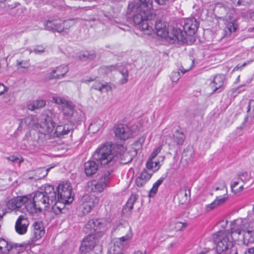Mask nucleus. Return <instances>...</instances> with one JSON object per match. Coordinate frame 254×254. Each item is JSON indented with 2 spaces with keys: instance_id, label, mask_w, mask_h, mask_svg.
I'll return each instance as SVG.
<instances>
[{
  "instance_id": "5fc2aeb1",
  "label": "nucleus",
  "mask_w": 254,
  "mask_h": 254,
  "mask_svg": "<svg viewBox=\"0 0 254 254\" xmlns=\"http://www.w3.org/2000/svg\"><path fill=\"white\" fill-rule=\"evenodd\" d=\"M162 149V146H158L150 155L149 159H154Z\"/></svg>"
},
{
  "instance_id": "3c124183",
  "label": "nucleus",
  "mask_w": 254,
  "mask_h": 254,
  "mask_svg": "<svg viewBox=\"0 0 254 254\" xmlns=\"http://www.w3.org/2000/svg\"><path fill=\"white\" fill-rule=\"evenodd\" d=\"M123 76V78L120 80V83L123 84L126 83L128 80V71L127 70H124L121 72Z\"/></svg>"
},
{
  "instance_id": "72a5a7b5",
  "label": "nucleus",
  "mask_w": 254,
  "mask_h": 254,
  "mask_svg": "<svg viewBox=\"0 0 254 254\" xmlns=\"http://www.w3.org/2000/svg\"><path fill=\"white\" fill-rule=\"evenodd\" d=\"M92 88L100 91H102L103 90H105L106 92L111 90V87L108 83L105 84L96 83L93 85Z\"/></svg>"
},
{
  "instance_id": "69168bd1",
  "label": "nucleus",
  "mask_w": 254,
  "mask_h": 254,
  "mask_svg": "<svg viewBox=\"0 0 254 254\" xmlns=\"http://www.w3.org/2000/svg\"><path fill=\"white\" fill-rule=\"evenodd\" d=\"M2 211V213L0 212V227H1V224L2 223V219L3 217V216L5 214V212L3 211V210Z\"/></svg>"
},
{
  "instance_id": "aec40b11",
  "label": "nucleus",
  "mask_w": 254,
  "mask_h": 254,
  "mask_svg": "<svg viewBox=\"0 0 254 254\" xmlns=\"http://www.w3.org/2000/svg\"><path fill=\"white\" fill-rule=\"evenodd\" d=\"M152 173L144 170L142 171L139 176L137 177L135 180V183L137 187H142L150 180Z\"/></svg>"
},
{
  "instance_id": "ea45409f",
  "label": "nucleus",
  "mask_w": 254,
  "mask_h": 254,
  "mask_svg": "<svg viewBox=\"0 0 254 254\" xmlns=\"http://www.w3.org/2000/svg\"><path fill=\"white\" fill-rule=\"evenodd\" d=\"M60 27L63 28L61 30V32H65L66 30H68L74 24V21L73 20H67L64 21L62 23H60Z\"/></svg>"
},
{
  "instance_id": "5701e85b",
  "label": "nucleus",
  "mask_w": 254,
  "mask_h": 254,
  "mask_svg": "<svg viewBox=\"0 0 254 254\" xmlns=\"http://www.w3.org/2000/svg\"><path fill=\"white\" fill-rule=\"evenodd\" d=\"M98 165L93 161H88L84 164V171L87 176L95 174L98 170Z\"/></svg>"
},
{
  "instance_id": "4468645a",
  "label": "nucleus",
  "mask_w": 254,
  "mask_h": 254,
  "mask_svg": "<svg viewBox=\"0 0 254 254\" xmlns=\"http://www.w3.org/2000/svg\"><path fill=\"white\" fill-rule=\"evenodd\" d=\"M115 136L121 140H126L131 135V131L125 125L119 124L116 126L114 130Z\"/></svg>"
},
{
  "instance_id": "f03ea898",
  "label": "nucleus",
  "mask_w": 254,
  "mask_h": 254,
  "mask_svg": "<svg viewBox=\"0 0 254 254\" xmlns=\"http://www.w3.org/2000/svg\"><path fill=\"white\" fill-rule=\"evenodd\" d=\"M110 226V223L104 219H91L83 227V231L89 233L93 230L95 234H89L82 242L80 250L87 253L92 250L97 245L101 237Z\"/></svg>"
},
{
  "instance_id": "bb28decb",
  "label": "nucleus",
  "mask_w": 254,
  "mask_h": 254,
  "mask_svg": "<svg viewBox=\"0 0 254 254\" xmlns=\"http://www.w3.org/2000/svg\"><path fill=\"white\" fill-rule=\"evenodd\" d=\"M104 125V121L100 119H95L89 127V130L92 133L98 131Z\"/></svg>"
},
{
  "instance_id": "a878e982",
  "label": "nucleus",
  "mask_w": 254,
  "mask_h": 254,
  "mask_svg": "<svg viewBox=\"0 0 254 254\" xmlns=\"http://www.w3.org/2000/svg\"><path fill=\"white\" fill-rule=\"evenodd\" d=\"M46 105V102L43 100L33 101L27 104V109L31 111H34L43 108Z\"/></svg>"
},
{
  "instance_id": "2eb2a0df",
  "label": "nucleus",
  "mask_w": 254,
  "mask_h": 254,
  "mask_svg": "<svg viewBox=\"0 0 254 254\" xmlns=\"http://www.w3.org/2000/svg\"><path fill=\"white\" fill-rule=\"evenodd\" d=\"M29 224V222L27 218L24 215H20L15 223V229L16 232L20 235L25 234L27 231Z\"/></svg>"
},
{
  "instance_id": "393cba45",
  "label": "nucleus",
  "mask_w": 254,
  "mask_h": 254,
  "mask_svg": "<svg viewBox=\"0 0 254 254\" xmlns=\"http://www.w3.org/2000/svg\"><path fill=\"white\" fill-rule=\"evenodd\" d=\"M22 197H25L27 199L25 202H23V205H24L26 211L31 214L37 212V211L38 210V208L33 199L32 200L26 196H22Z\"/></svg>"
},
{
  "instance_id": "1a4fd4ad",
  "label": "nucleus",
  "mask_w": 254,
  "mask_h": 254,
  "mask_svg": "<svg viewBox=\"0 0 254 254\" xmlns=\"http://www.w3.org/2000/svg\"><path fill=\"white\" fill-rule=\"evenodd\" d=\"M58 200L63 203H70L73 200L72 188L70 184L66 182L60 184L57 189Z\"/></svg>"
},
{
  "instance_id": "20e7f679",
  "label": "nucleus",
  "mask_w": 254,
  "mask_h": 254,
  "mask_svg": "<svg viewBox=\"0 0 254 254\" xmlns=\"http://www.w3.org/2000/svg\"><path fill=\"white\" fill-rule=\"evenodd\" d=\"M94 159L102 165L113 167L118 160V156L112 149V146L106 143L98 148L93 154Z\"/></svg>"
},
{
  "instance_id": "37998d69",
  "label": "nucleus",
  "mask_w": 254,
  "mask_h": 254,
  "mask_svg": "<svg viewBox=\"0 0 254 254\" xmlns=\"http://www.w3.org/2000/svg\"><path fill=\"white\" fill-rule=\"evenodd\" d=\"M240 184V181H234L231 185V188L232 191L235 193L241 192L244 189L243 185H241L240 187L237 188V186Z\"/></svg>"
},
{
  "instance_id": "7c9ffc66",
  "label": "nucleus",
  "mask_w": 254,
  "mask_h": 254,
  "mask_svg": "<svg viewBox=\"0 0 254 254\" xmlns=\"http://www.w3.org/2000/svg\"><path fill=\"white\" fill-rule=\"evenodd\" d=\"M66 204L67 203H63V202L58 201V198L56 197V199L53 202V205H50V207H52V210L55 212V213L58 214L59 213L62 212L63 208H64L65 204Z\"/></svg>"
},
{
  "instance_id": "c85d7f7f",
  "label": "nucleus",
  "mask_w": 254,
  "mask_h": 254,
  "mask_svg": "<svg viewBox=\"0 0 254 254\" xmlns=\"http://www.w3.org/2000/svg\"><path fill=\"white\" fill-rule=\"evenodd\" d=\"M253 232L251 230H247L243 232V244L248 245L249 243L254 242Z\"/></svg>"
},
{
  "instance_id": "39448f33",
  "label": "nucleus",
  "mask_w": 254,
  "mask_h": 254,
  "mask_svg": "<svg viewBox=\"0 0 254 254\" xmlns=\"http://www.w3.org/2000/svg\"><path fill=\"white\" fill-rule=\"evenodd\" d=\"M56 199V191L51 186H46L44 191H37L33 197V201L39 211L46 210L50 205H53Z\"/></svg>"
},
{
  "instance_id": "864d4df0",
  "label": "nucleus",
  "mask_w": 254,
  "mask_h": 254,
  "mask_svg": "<svg viewBox=\"0 0 254 254\" xmlns=\"http://www.w3.org/2000/svg\"><path fill=\"white\" fill-rule=\"evenodd\" d=\"M226 28L228 30L229 34H231V33L235 32L236 30L237 29V26L234 23H230L227 25Z\"/></svg>"
},
{
  "instance_id": "8fccbe9b",
  "label": "nucleus",
  "mask_w": 254,
  "mask_h": 254,
  "mask_svg": "<svg viewBox=\"0 0 254 254\" xmlns=\"http://www.w3.org/2000/svg\"><path fill=\"white\" fill-rule=\"evenodd\" d=\"M181 78V74L179 71H174L171 75V79L173 82H177Z\"/></svg>"
},
{
  "instance_id": "6ab92c4d",
  "label": "nucleus",
  "mask_w": 254,
  "mask_h": 254,
  "mask_svg": "<svg viewBox=\"0 0 254 254\" xmlns=\"http://www.w3.org/2000/svg\"><path fill=\"white\" fill-rule=\"evenodd\" d=\"M193 150L191 148H187L184 149L182 153L181 163L184 166H188L192 161Z\"/></svg>"
},
{
  "instance_id": "58836bf2",
  "label": "nucleus",
  "mask_w": 254,
  "mask_h": 254,
  "mask_svg": "<svg viewBox=\"0 0 254 254\" xmlns=\"http://www.w3.org/2000/svg\"><path fill=\"white\" fill-rule=\"evenodd\" d=\"M16 66L18 69L20 68L28 69L30 66V64L29 60H17Z\"/></svg>"
},
{
  "instance_id": "cd10ccee",
  "label": "nucleus",
  "mask_w": 254,
  "mask_h": 254,
  "mask_svg": "<svg viewBox=\"0 0 254 254\" xmlns=\"http://www.w3.org/2000/svg\"><path fill=\"white\" fill-rule=\"evenodd\" d=\"M62 108L64 115L70 117L73 115L74 106L71 102L67 101Z\"/></svg>"
},
{
  "instance_id": "052dcab7",
  "label": "nucleus",
  "mask_w": 254,
  "mask_h": 254,
  "mask_svg": "<svg viewBox=\"0 0 254 254\" xmlns=\"http://www.w3.org/2000/svg\"><path fill=\"white\" fill-rule=\"evenodd\" d=\"M34 52L36 54H40L44 52V48L42 46H38L34 49Z\"/></svg>"
},
{
  "instance_id": "338daca9",
  "label": "nucleus",
  "mask_w": 254,
  "mask_h": 254,
  "mask_svg": "<svg viewBox=\"0 0 254 254\" xmlns=\"http://www.w3.org/2000/svg\"><path fill=\"white\" fill-rule=\"evenodd\" d=\"M247 254H254V248L249 249Z\"/></svg>"
},
{
  "instance_id": "9b49d317",
  "label": "nucleus",
  "mask_w": 254,
  "mask_h": 254,
  "mask_svg": "<svg viewBox=\"0 0 254 254\" xmlns=\"http://www.w3.org/2000/svg\"><path fill=\"white\" fill-rule=\"evenodd\" d=\"M99 199L93 195L85 194L80 199V208L84 214L89 213L91 209L98 203Z\"/></svg>"
},
{
  "instance_id": "79ce46f5",
  "label": "nucleus",
  "mask_w": 254,
  "mask_h": 254,
  "mask_svg": "<svg viewBox=\"0 0 254 254\" xmlns=\"http://www.w3.org/2000/svg\"><path fill=\"white\" fill-rule=\"evenodd\" d=\"M96 57V53L94 51L86 52L80 55L79 58L81 60L84 59L93 60Z\"/></svg>"
},
{
  "instance_id": "2f4dec72",
  "label": "nucleus",
  "mask_w": 254,
  "mask_h": 254,
  "mask_svg": "<svg viewBox=\"0 0 254 254\" xmlns=\"http://www.w3.org/2000/svg\"><path fill=\"white\" fill-rule=\"evenodd\" d=\"M55 69L60 79L64 77L69 70L68 66L64 65L57 66L55 68Z\"/></svg>"
},
{
  "instance_id": "a211bd4d",
  "label": "nucleus",
  "mask_w": 254,
  "mask_h": 254,
  "mask_svg": "<svg viewBox=\"0 0 254 254\" xmlns=\"http://www.w3.org/2000/svg\"><path fill=\"white\" fill-rule=\"evenodd\" d=\"M190 191L187 187L182 188L178 192L176 197L180 204H187L190 199Z\"/></svg>"
},
{
  "instance_id": "f8f14e48",
  "label": "nucleus",
  "mask_w": 254,
  "mask_h": 254,
  "mask_svg": "<svg viewBox=\"0 0 254 254\" xmlns=\"http://www.w3.org/2000/svg\"><path fill=\"white\" fill-rule=\"evenodd\" d=\"M198 26V24L194 18L186 19L183 26L184 31L181 30V32L184 36V40L183 41H177V42L185 43L186 41L187 35L192 36L194 34L197 30Z\"/></svg>"
},
{
  "instance_id": "bf43d9fd",
  "label": "nucleus",
  "mask_w": 254,
  "mask_h": 254,
  "mask_svg": "<svg viewBox=\"0 0 254 254\" xmlns=\"http://www.w3.org/2000/svg\"><path fill=\"white\" fill-rule=\"evenodd\" d=\"M227 197H224L222 198H219L218 196H217L216 199L215 200L217 201V206L223 203L227 200Z\"/></svg>"
},
{
  "instance_id": "6e6d98bb",
  "label": "nucleus",
  "mask_w": 254,
  "mask_h": 254,
  "mask_svg": "<svg viewBox=\"0 0 254 254\" xmlns=\"http://www.w3.org/2000/svg\"><path fill=\"white\" fill-rule=\"evenodd\" d=\"M123 156L125 158V162H124L125 164L129 163L132 160V157L129 155L128 152H125Z\"/></svg>"
},
{
  "instance_id": "c03bdc74",
  "label": "nucleus",
  "mask_w": 254,
  "mask_h": 254,
  "mask_svg": "<svg viewBox=\"0 0 254 254\" xmlns=\"http://www.w3.org/2000/svg\"><path fill=\"white\" fill-rule=\"evenodd\" d=\"M145 139V136L142 135L133 143V147L135 150H139L142 147V144L144 143Z\"/></svg>"
},
{
  "instance_id": "f704fd0d",
  "label": "nucleus",
  "mask_w": 254,
  "mask_h": 254,
  "mask_svg": "<svg viewBox=\"0 0 254 254\" xmlns=\"http://www.w3.org/2000/svg\"><path fill=\"white\" fill-rule=\"evenodd\" d=\"M138 198V195L136 194H131L128 198L125 208H128L129 210H131L133 208V204Z\"/></svg>"
},
{
  "instance_id": "e433bc0d",
  "label": "nucleus",
  "mask_w": 254,
  "mask_h": 254,
  "mask_svg": "<svg viewBox=\"0 0 254 254\" xmlns=\"http://www.w3.org/2000/svg\"><path fill=\"white\" fill-rule=\"evenodd\" d=\"M163 180L164 178H161L153 184V187L149 193V197H153L156 194L159 186L162 184Z\"/></svg>"
},
{
  "instance_id": "4c0bfd02",
  "label": "nucleus",
  "mask_w": 254,
  "mask_h": 254,
  "mask_svg": "<svg viewBox=\"0 0 254 254\" xmlns=\"http://www.w3.org/2000/svg\"><path fill=\"white\" fill-rule=\"evenodd\" d=\"M238 176L239 179L244 184L251 182L252 179L251 175L247 172H240Z\"/></svg>"
},
{
  "instance_id": "0e129e2a",
  "label": "nucleus",
  "mask_w": 254,
  "mask_h": 254,
  "mask_svg": "<svg viewBox=\"0 0 254 254\" xmlns=\"http://www.w3.org/2000/svg\"><path fill=\"white\" fill-rule=\"evenodd\" d=\"M192 66V62H191V65L190 66V67H189L187 69H185L183 68L184 69V70H182V74H184L185 73H186V72L189 71L191 68V67Z\"/></svg>"
},
{
  "instance_id": "423d86ee",
  "label": "nucleus",
  "mask_w": 254,
  "mask_h": 254,
  "mask_svg": "<svg viewBox=\"0 0 254 254\" xmlns=\"http://www.w3.org/2000/svg\"><path fill=\"white\" fill-rule=\"evenodd\" d=\"M155 29L158 36L168 38L170 43H174L177 41L184 40V36L181 32V29L171 27H167L166 23L160 20L156 21Z\"/></svg>"
},
{
  "instance_id": "ddd939ff",
  "label": "nucleus",
  "mask_w": 254,
  "mask_h": 254,
  "mask_svg": "<svg viewBox=\"0 0 254 254\" xmlns=\"http://www.w3.org/2000/svg\"><path fill=\"white\" fill-rule=\"evenodd\" d=\"M22 247L21 245L11 243L0 237V254H7L10 252L13 254H18L20 252L17 250V248Z\"/></svg>"
},
{
  "instance_id": "dca6fc26",
  "label": "nucleus",
  "mask_w": 254,
  "mask_h": 254,
  "mask_svg": "<svg viewBox=\"0 0 254 254\" xmlns=\"http://www.w3.org/2000/svg\"><path fill=\"white\" fill-rule=\"evenodd\" d=\"M27 199L25 197L18 196L9 200L7 204V208L10 211H20V208L23 206V202Z\"/></svg>"
},
{
  "instance_id": "412c9836",
  "label": "nucleus",
  "mask_w": 254,
  "mask_h": 254,
  "mask_svg": "<svg viewBox=\"0 0 254 254\" xmlns=\"http://www.w3.org/2000/svg\"><path fill=\"white\" fill-rule=\"evenodd\" d=\"M73 125L71 123L64 125H59L57 127L55 133L58 137L67 134L73 128Z\"/></svg>"
},
{
  "instance_id": "6e6552de",
  "label": "nucleus",
  "mask_w": 254,
  "mask_h": 254,
  "mask_svg": "<svg viewBox=\"0 0 254 254\" xmlns=\"http://www.w3.org/2000/svg\"><path fill=\"white\" fill-rule=\"evenodd\" d=\"M113 169L109 170L102 176L98 181L93 180L88 183V191L94 192H101L107 187V184L109 183L111 178Z\"/></svg>"
},
{
  "instance_id": "473e14b6",
  "label": "nucleus",
  "mask_w": 254,
  "mask_h": 254,
  "mask_svg": "<svg viewBox=\"0 0 254 254\" xmlns=\"http://www.w3.org/2000/svg\"><path fill=\"white\" fill-rule=\"evenodd\" d=\"M174 140L178 145H182L185 139V135L182 132L176 130L174 134Z\"/></svg>"
},
{
  "instance_id": "680f3d73",
  "label": "nucleus",
  "mask_w": 254,
  "mask_h": 254,
  "mask_svg": "<svg viewBox=\"0 0 254 254\" xmlns=\"http://www.w3.org/2000/svg\"><path fill=\"white\" fill-rule=\"evenodd\" d=\"M7 88L2 83H0V96L7 91Z\"/></svg>"
},
{
  "instance_id": "c9c22d12",
  "label": "nucleus",
  "mask_w": 254,
  "mask_h": 254,
  "mask_svg": "<svg viewBox=\"0 0 254 254\" xmlns=\"http://www.w3.org/2000/svg\"><path fill=\"white\" fill-rule=\"evenodd\" d=\"M116 66L115 65H109V66H102L99 69L98 72L99 73L102 74H107L112 72L113 70H116Z\"/></svg>"
},
{
  "instance_id": "4d7b16f0",
  "label": "nucleus",
  "mask_w": 254,
  "mask_h": 254,
  "mask_svg": "<svg viewBox=\"0 0 254 254\" xmlns=\"http://www.w3.org/2000/svg\"><path fill=\"white\" fill-rule=\"evenodd\" d=\"M217 206V201L214 200L213 202L206 206V209L207 211H210L215 208Z\"/></svg>"
},
{
  "instance_id": "f257e3e1",
  "label": "nucleus",
  "mask_w": 254,
  "mask_h": 254,
  "mask_svg": "<svg viewBox=\"0 0 254 254\" xmlns=\"http://www.w3.org/2000/svg\"><path fill=\"white\" fill-rule=\"evenodd\" d=\"M174 0H155L159 5L166 4ZM153 0H134L128 3L127 13L132 14V21L135 26L146 35L154 31L151 21L155 19L153 9Z\"/></svg>"
},
{
  "instance_id": "13d9d810",
  "label": "nucleus",
  "mask_w": 254,
  "mask_h": 254,
  "mask_svg": "<svg viewBox=\"0 0 254 254\" xmlns=\"http://www.w3.org/2000/svg\"><path fill=\"white\" fill-rule=\"evenodd\" d=\"M233 4L236 6H240L241 5H245L246 2L243 0H232Z\"/></svg>"
},
{
  "instance_id": "c756f323",
  "label": "nucleus",
  "mask_w": 254,
  "mask_h": 254,
  "mask_svg": "<svg viewBox=\"0 0 254 254\" xmlns=\"http://www.w3.org/2000/svg\"><path fill=\"white\" fill-rule=\"evenodd\" d=\"M34 118L35 117L33 116H27L21 121V124L24 123L26 126H31L33 129L38 130L41 133V131H40V129H41V127H39L38 129L34 128L35 124H38L34 122Z\"/></svg>"
},
{
  "instance_id": "49530a36",
  "label": "nucleus",
  "mask_w": 254,
  "mask_h": 254,
  "mask_svg": "<svg viewBox=\"0 0 254 254\" xmlns=\"http://www.w3.org/2000/svg\"><path fill=\"white\" fill-rule=\"evenodd\" d=\"M247 112L250 116L254 117V100H251L249 101Z\"/></svg>"
},
{
  "instance_id": "774afa93",
  "label": "nucleus",
  "mask_w": 254,
  "mask_h": 254,
  "mask_svg": "<svg viewBox=\"0 0 254 254\" xmlns=\"http://www.w3.org/2000/svg\"><path fill=\"white\" fill-rule=\"evenodd\" d=\"M249 17L251 19L254 20V12L250 13L249 14Z\"/></svg>"
},
{
  "instance_id": "9d476101",
  "label": "nucleus",
  "mask_w": 254,
  "mask_h": 254,
  "mask_svg": "<svg viewBox=\"0 0 254 254\" xmlns=\"http://www.w3.org/2000/svg\"><path fill=\"white\" fill-rule=\"evenodd\" d=\"M251 222L247 218H238L233 221L231 224L232 238L237 240L242 232H245L249 230Z\"/></svg>"
},
{
  "instance_id": "0eeeda50",
  "label": "nucleus",
  "mask_w": 254,
  "mask_h": 254,
  "mask_svg": "<svg viewBox=\"0 0 254 254\" xmlns=\"http://www.w3.org/2000/svg\"><path fill=\"white\" fill-rule=\"evenodd\" d=\"M41 124H35L34 128L38 129L39 127H41L40 131L44 135L52 132L54 128L55 124L61 121L60 115L52 111H48L46 114L43 116Z\"/></svg>"
},
{
  "instance_id": "b1692460",
  "label": "nucleus",
  "mask_w": 254,
  "mask_h": 254,
  "mask_svg": "<svg viewBox=\"0 0 254 254\" xmlns=\"http://www.w3.org/2000/svg\"><path fill=\"white\" fill-rule=\"evenodd\" d=\"M225 80V76L223 74L216 75L213 79V80L210 84V86L214 91L222 86Z\"/></svg>"
},
{
  "instance_id": "a19ab883",
  "label": "nucleus",
  "mask_w": 254,
  "mask_h": 254,
  "mask_svg": "<svg viewBox=\"0 0 254 254\" xmlns=\"http://www.w3.org/2000/svg\"><path fill=\"white\" fill-rule=\"evenodd\" d=\"M159 161H153V159H148L146 162V167L149 169H154L157 170L159 168Z\"/></svg>"
},
{
  "instance_id": "e2e57ef3",
  "label": "nucleus",
  "mask_w": 254,
  "mask_h": 254,
  "mask_svg": "<svg viewBox=\"0 0 254 254\" xmlns=\"http://www.w3.org/2000/svg\"><path fill=\"white\" fill-rule=\"evenodd\" d=\"M7 159L9 161L13 162H21V161L19 160V159L18 157H17L16 156H15L14 155L10 156L9 157H8L7 158Z\"/></svg>"
},
{
  "instance_id": "f3484780",
  "label": "nucleus",
  "mask_w": 254,
  "mask_h": 254,
  "mask_svg": "<svg viewBox=\"0 0 254 254\" xmlns=\"http://www.w3.org/2000/svg\"><path fill=\"white\" fill-rule=\"evenodd\" d=\"M33 227L32 241H35L39 240L44 236L45 231L42 222H35L33 224Z\"/></svg>"
},
{
  "instance_id": "de8ad7c7",
  "label": "nucleus",
  "mask_w": 254,
  "mask_h": 254,
  "mask_svg": "<svg viewBox=\"0 0 254 254\" xmlns=\"http://www.w3.org/2000/svg\"><path fill=\"white\" fill-rule=\"evenodd\" d=\"M46 79L47 80H52L55 79H60L58 74L56 73L55 68L53 69L51 72L47 73Z\"/></svg>"
},
{
  "instance_id": "4be33fe9",
  "label": "nucleus",
  "mask_w": 254,
  "mask_h": 254,
  "mask_svg": "<svg viewBox=\"0 0 254 254\" xmlns=\"http://www.w3.org/2000/svg\"><path fill=\"white\" fill-rule=\"evenodd\" d=\"M45 29L47 30H52L61 33L63 28L60 27V23L56 20H48L44 23Z\"/></svg>"
},
{
  "instance_id": "7ed1b4c3",
  "label": "nucleus",
  "mask_w": 254,
  "mask_h": 254,
  "mask_svg": "<svg viewBox=\"0 0 254 254\" xmlns=\"http://www.w3.org/2000/svg\"><path fill=\"white\" fill-rule=\"evenodd\" d=\"M214 241L216 244V254H228L234 252L237 254L236 248L233 246L232 233L229 230L217 232L213 235Z\"/></svg>"
},
{
  "instance_id": "a18cd8bd",
  "label": "nucleus",
  "mask_w": 254,
  "mask_h": 254,
  "mask_svg": "<svg viewBox=\"0 0 254 254\" xmlns=\"http://www.w3.org/2000/svg\"><path fill=\"white\" fill-rule=\"evenodd\" d=\"M188 226L186 222H177L175 224V228L178 231H183Z\"/></svg>"
},
{
  "instance_id": "603ef678",
  "label": "nucleus",
  "mask_w": 254,
  "mask_h": 254,
  "mask_svg": "<svg viewBox=\"0 0 254 254\" xmlns=\"http://www.w3.org/2000/svg\"><path fill=\"white\" fill-rule=\"evenodd\" d=\"M53 100L55 103L61 105L62 107L67 101L60 97H53Z\"/></svg>"
},
{
  "instance_id": "09e8293b",
  "label": "nucleus",
  "mask_w": 254,
  "mask_h": 254,
  "mask_svg": "<svg viewBox=\"0 0 254 254\" xmlns=\"http://www.w3.org/2000/svg\"><path fill=\"white\" fill-rule=\"evenodd\" d=\"M219 190H220V193L218 192L217 193V194H219V195H225L227 193V188L226 187V185H225L224 183H223V185L221 186V187H217L216 189H215V190L216 191H218Z\"/></svg>"
}]
</instances>
